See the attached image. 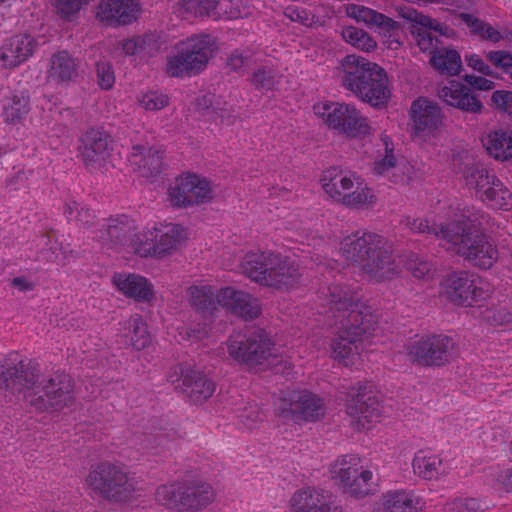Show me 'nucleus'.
Instances as JSON below:
<instances>
[{"instance_id": "obj_1", "label": "nucleus", "mask_w": 512, "mask_h": 512, "mask_svg": "<svg viewBox=\"0 0 512 512\" xmlns=\"http://www.w3.org/2000/svg\"><path fill=\"white\" fill-rule=\"evenodd\" d=\"M0 388L28 391L27 401L39 412L61 411L75 401V383L68 373L58 369L41 375L39 364L18 352L0 359Z\"/></svg>"}, {"instance_id": "obj_2", "label": "nucleus", "mask_w": 512, "mask_h": 512, "mask_svg": "<svg viewBox=\"0 0 512 512\" xmlns=\"http://www.w3.org/2000/svg\"><path fill=\"white\" fill-rule=\"evenodd\" d=\"M329 311L340 325L331 343L335 359L345 360L357 353V343L370 336L377 325L376 317L361 301L362 296L347 285L332 283L327 287Z\"/></svg>"}, {"instance_id": "obj_3", "label": "nucleus", "mask_w": 512, "mask_h": 512, "mask_svg": "<svg viewBox=\"0 0 512 512\" xmlns=\"http://www.w3.org/2000/svg\"><path fill=\"white\" fill-rule=\"evenodd\" d=\"M219 306L245 320L261 315L259 300L245 291L225 287L216 293L211 286L194 285V339L208 336Z\"/></svg>"}, {"instance_id": "obj_4", "label": "nucleus", "mask_w": 512, "mask_h": 512, "mask_svg": "<svg viewBox=\"0 0 512 512\" xmlns=\"http://www.w3.org/2000/svg\"><path fill=\"white\" fill-rule=\"evenodd\" d=\"M342 85L363 102L381 110L388 106L391 90L387 72L366 58L351 54L341 61Z\"/></svg>"}, {"instance_id": "obj_5", "label": "nucleus", "mask_w": 512, "mask_h": 512, "mask_svg": "<svg viewBox=\"0 0 512 512\" xmlns=\"http://www.w3.org/2000/svg\"><path fill=\"white\" fill-rule=\"evenodd\" d=\"M341 252L347 261L357 263L368 274L384 277L392 270V247L379 234L357 231L343 239Z\"/></svg>"}, {"instance_id": "obj_6", "label": "nucleus", "mask_w": 512, "mask_h": 512, "mask_svg": "<svg viewBox=\"0 0 512 512\" xmlns=\"http://www.w3.org/2000/svg\"><path fill=\"white\" fill-rule=\"evenodd\" d=\"M85 487L95 495L114 503H126L135 498L137 481L119 465L102 461L90 466Z\"/></svg>"}, {"instance_id": "obj_7", "label": "nucleus", "mask_w": 512, "mask_h": 512, "mask_svg": "<svg viewBox=\"0 0 512 512\" xmlns=\"http://www.w3.org/2000/svg\"><path fill=\"white\" fill-rule=\"evenodd\" d=\"M449 234L446 241L449 244L447 250L455 252L471 265L486 270L497 260V248L483 232L452 223Z\"/></svg>"}, {"instance_id": "obj_8", "label": "nucleus", "mask_w": 512, "mask_h": 512, "mask_svg": "<svg viewBox=\"0 0 512 512\" xmlns=\"http://www.w3.org/2000/svg\"><path fill=\"white\" fill-rule=\"evenodd\" d=\"M274 343L270 335L260 327H250L243 332L230 336L229 355L236 361L249 367L275 365Z\"/></svg>"}, {"instance_id": "obj_9", "label": "nucleus", "mask_w": 512, "mask_h": 512, "mask_svg": "<svg viewBox=\"0 0 512 512\" xmlns=\"http://www.w3.org/2000/svg\"><path fill=\"white\" fill-rule=\"evenodd\" d=\"M455 341L444 334L422 336L407 346L412 364L420 367H442L455 357Z\"/></svg>"}, {"instance_id": "obj_10", "label": "nucleus", "mask_w": 512, "mask_h": 512, "mask_svg": "<svg viewBox=\"0 0 512 512\" xmlns=\"http://www.w3.org/2000/svg\"><path fill=\"white\" fill-rule=\"evenodd\" d=\"M323 400L308 390L292 391L280 400L279 415L296 424L316 422L325 416Z\"/></svg>"}, {"instance_id": "obj_11", "label": "nucleus", "mask_w": 512, "mask_h": 512, "mask_svg": "<svg viewBox=\"0 0 512 512\" xmlns=\"http://www.w3.org/2000/svg\"><path fill=\"white\" fill-rule=\"evenodd\" d=\"M444 292L455 305L472 307L488 296L482 278L469 271H454L444 279Z\"/></svg>"}, {"instance_id": "obj_12", "label": "nucleus", "mask_w": 512, "mask_h": 512, "mask_svg": "<svg viewBox=\"0 0 512 512\" xmlns=\"http://www.w3.org/2000/svg\"><path fill=\"white\" fill-rule=\"evenodd\" d=\"M329 127L352 138H364L371 133L368 119L354 105L329 103L324 105Z\"/></svg>"}, {"instance_id": "obj_13", "label": "nucleus", "mask_w": 512, "mask_h": 512, "mask_svg": "<svg viewBox=\"0 0 512 512\" xmlns=\"http://www.w3.org/2000/svg\"><path fill=\"white\" fill-rule=\"evenodd\" d=\"M359 459L343 455L333 467L334 478L339 479L344 492L355 498H363L373 493L372 472L358 467Z\"/></svg>"}, {"instance_id": "obj_14", "label": "nucleus", "mask_w": 512, "mask_h": 512, "mask_svg": "<svg viewBox=\"0 0 512 512\" xmlns=\"http://www.w3.org/2000/svg\"><path fill=\"white\" fill-rule=\"evenodd\" d=\"M347 414L357 419L358 424L365 427V422L378 421L382 415V407L373 385L368 382H358L348 391L346 403Z\"/></svg>"}, {"instance_id": "obj_15", "label": "nucleus", "mask_w": 512, "mask_h": 512, "mask_svg": "<svg viewBox=\"0 0 512 512\" xmlns=\"http://www.w3.org/2000/svg\"><path fill=\"white\" fill-rule=\"evenodd\" d=\"M397 12L399 17L412 23L409 28L410 33L417 38V45L423 52L438 49L437 46L441 43L437 37L432 36L430 30L443 36H449V32H452L449 27H444L437 20L415 8L400 6L397 8Z\"/></svg>"}, {"instance_id": "obj_16", "label": "nucleus", "mask_w": 512, "mask_h": 512, "mask_svg": "<svg viewBox=\"0 0 512 512\" xmlns=\"http://www.w3.org/2000/svg\"><path fill=\"white\" fill-rule=\"evenodd\" d=\"M79 142V155L88 168L100 167L110 155L112 138L102 127L89 128Z\"/></svg>"}, {"instance_id": "obj_17", "label": "nucleus", "mask_w": 512, "mask_h": 512, "mask_svg": "<svg viewBox=\"0 0 512 512\" xmlns=\"http://www.w3.org/2000/svg\"><path fill=\"white\" fill-rule=\"evenodd\" d=\"M437 94L447 105L463 113L481 114L485 109L479 94L458 80H448L447 84L439 85Z\"/></svg>"}, {"instance_id": "obj_18", "label": "nucleus", "mask_w": 512, "mask_h": 512, "mask_svg": "<svg viewBox=\"0 0 512 512\" xmlns=\"http://www.w3.org/2000/svg\"><path fill=\"white\" fill-rule=\"evenodd\" d=\"M452 169L461 175L467 187L475 189L476 195L496 177L493 170L488 169L468 151L453 156Z\"/></svg>"}, {"instance_id": "obj_19", "label": "nucleus", "mask_w": 512, "mask_h": 512, "mask_svg": "<svg viewBox=\"0 0 512 512\" xmlns=\"http://www.w3.org/2000/svg\"><path fill=\"white\" fill-rule=\"evenodd\" d=\"M452 169L461 175L467 187L475 189L476 195L496 177L493 170L488 169L468 151L453 156Z\"/></svg>"}, {"instance_id": "obj_20", "label": "nucleus", "mask_w": 512, "mask_h": 512, "mask_svg": "<svg viewBox=\"0 0 512 512\" xmlns=\"http://www.w3.org/2000/svg\"><path fill=\"white\" fill-rule=\"evenodd\" d=\"M142 7L138 0H105L97 9V18L107 26L117 28L138 20Z\"/></svg>"}, {"instance_id": "obj_21", "label": "nucleus", "mask_w": 512, "mask_h": 512, "mask_svg": "<svg viewBox=\"0 0 512 512\" xmlns=\"http://www.w3.org/2000/svg\"><path fill=\"white\" fill-rule=\"evenodd\" d=\"M191 483L174 481L158 486L155 490V501L170 510L188 511L192 507Z\"/></svg>"}, {"instance_id": "obj_22", "label": "nucleus", "mask_w": 512, "mask_h": 512, "mask_svg": "<svg viewBox=\"0 0 512 512\" xmlns=\"http://www.w3.org/2000/svg\"><path fill=\"white\" fill-rule=\"evenodd\" d=\"M290 503L291 512H343L342 507L334 503L331 495L314 488L295 492Z\"/></svg>"}, {"instance_id": "obj_23", "label": "nucleus", "mask_w": 512, "mask_h": 512, "mask_svg": "<svg viewBox=\"0 0 512 512\" xmlns=\"http://www.w3.org/2000/svg\"><path fill=\"white\" fill-rule=\"evenodd\" d=\"M37 42L28 34L14 35L1 47L0 59L5 68H14L33 55Z\"/></svg>"}, {"instance_id": "obj_24", "label": "nucleus", "mask_w": 512, "mask_h": 512, "mask_svg": "<svg viewBox=\"0 0 512 512\" xmlns=\"http://www.w3.org/2000/svg\"><path fill=\"white\" fill-rule=\"evenodd\" d=\"M79 66L80 61L68 51H58L50 58L47 79L57 85L73 82L78 77Z\"/></svg>"}, {"instance_id": "obj_25", "label": "nucleus", "mask_w": 512, "mask_h": 512, "mask_svg": "<svg viewBox=\"0 0 512 512\" xmlns=\"http://www.w3.org/2000/svg\"><path fill=\"white\" fill-rule=\"evenodd\" d=\"M411 118L417 134L432 133L442 124V111L437 103L419 98L411 106Z\"/></svg>"}, {"instance_id": "obj_26", "label": "nucleus", "mask_w": 512, "mask_h": 512, "mask_svg": "<svg viewBox=\"0 0 512 512\" xmlns=\"http://www.w3.org/2000/svg\"><path fill=\"white\" fill-rule=\"evenodd\" d=\"M134 230L135 227L130 218L127 215H121L117 218H110L107 224H103L96 237L109 248L124 247L128 246Z\"/></svg>"}, {"instance_id": "obj_27", "label": "nucleus", "mask_w": 512, "mask_h": 512, "mask_svg": "<svg viewBox=\"0 0 512 512\" xmlns=\"http://www.w3.org/2000/svg\"><path fill=\"white\" fill-rule=\"evenodd\" d=\"M277 263L272 265L271 270L263 286L276 289H288L297 283L301 278L299 265L289 257L277 253Z\"/></svg>"}, {"instance_id": "obj_28", "label": "nucleus", "mask_w": 512, "mask_h": 512, "mask_svg": "<svg viewBox=\"0 0 512 512\" xmlns=\"http://www.w3.org/2000/svg\"><path fill=\"white\" fill-rule=\"evenodd\" d=\"M130 162L144 177L158 175L163 167V150L160 147H149L136 144L132 146Z\"/></svg>"}, {"instance_id": "obj_29", "label": "nucleus", "mask_w": 512, "mask_h": 512, "mask_svg": "<svg viewBox=\"0 0 512 512\" xmlns=\"http://www.w3.org/2000/svg\"><path fill=\"white\" fill-rule=\"evenodd\" d=\"M275 261H278L277 253L273 251L249 252L242 260V271L252 281L264 285Z\"/></svg>"}, {"instance_id": "obj_30", "label": "nucleus", "mask_w": 512, "mask_h": 512, "mask_svg": "<svg viewBox=\"0 0 512 512\" xmlns=\"http://www.w3.org/2000/svg\"><path fill=\"white\" fill-rule=\"evenodd\" d=\"M113 282L126 297L137 302H150L154 298L153 285L137 274H116Z\"/></svg>"}, {"instance_id": "obj_31", "label": "nucleus", "mask_w": 512, "mask_h": 512, "mask_svg": "<svg viewBox=\"0 0 512 512\" xmlns=\"http://www.w3.org/2000/svg\"><path fill=\"white\" fill-rule=\"evenodd\" d=\"M31 111L28 90H15L2 99V117L8 124H18L26 119Z\"/></svg>"}, {"instance_id": "obj_32", "label": "nucleus", "mask_w": 512, "mask_h": 512, "mask_svg": "<svg viewBox=\"0 0 512 512\" xmlns=\"http://www.w3.org/2000/svg\"><path fill=\"white\" fill-rule=\"evenodd\" d=\"M154 230L157 231L155 241L157 258L171 254L188 237L187 229L180 224L161 225L160 227H154Z\"/></svg>"}, {"instance_id": "obj_33", "label": "nucleus", "mask_w": 512, "mask_h": 512, "mask_svg": "<svg viewBox=\"0 0 512 512\" xmlns=\"http://www.w3.org/2000/svg\"><path fill=\"white\" fill-rule=\"evenodd\" d=\"M175 55L168 58L166 73L170 77H183L192 71V39L175 45Z\"/></svg>"}, {"instance_id": "obj_34", "label": "nucleus", "mask_w": 512, "mask_h": 512, "mask_svg": "<svg viewBox=\"0 0 512 512\" xmlns=\"http://www.w3.org/2000/svg\"><path fill=\"white\" fill-rule=\"evenodd\" d=\"M477 197L496 209L508 210L512 207V193L497 176L481 189Z\"/></svg>"}, {"instance_id": "obj_35", "label": "nucleus", "mask_w": 512, "mask_h": 512, "mask_svg": "<svg viewBox=\"0 0 512 512\" xmlns=\"http://www.w3.org/2000/svg\"><path fill=\"white\" fill-rule=\"evenodd\" d=\"M431 66L442 74L457 76L462 70L459 52L455 49H435L431 52Z\"/></svg>"}, {"instance_id": "obj_36", "label": "nucleus", "mask_w": 512, "mask_h": 512, "mask_svg": "<svg viewBox=\"0 0 512 512\" xmlns=\"http://www.w3.org/2000/svg\"><path fill=\"white\" fill-rule=\"evenodd\" d=\"M321 182L325 192L337 201H341L344 195L353 188L352 179L338 172L335 167L324 171Z\"/></svg>"}, {"instance_id": "obj_37", "label": "nucleus", "mask_w": 512, "mask_h": 512, "mask_svg": "<svg viewBox=\"0 0 512 512\" xmlns=\"http://www.w3.org/2000/svg\"><path fill=\"white\" fill-rule=\"evenodd\" d=\"M218 45L211 35H194V74L202 72L215 56Z\"/></svg>"}, {"instance_id": "obj_38", "label": "nucleus", "mask_w": 512, "mask_h": 512, "mask_svg": "<svg viewBox=\"0 0 512 512\" xmlns=\"http://www.w3.org/2000/svg\"><path fill=\"white\" fill-rule=\"evenodd\" d=\"M383 512H420L419 501L407 491L389 492L383 497Z\"/></svg>"}, {"instance_id": "obj_39", "label": "nucleus", "mask_w": 512, "mask_h": 512, "mask_svg": "<svg viewBox=\"0 0 512 512\" xmlns=\"http://www.w3.org/2000/svg\"><path fill=\"white\" fill-rule=\"evenodd\" d=\"M168 198L174 207H187L192 203V173L190 171L177 177L170 185Z\"/></svg>"}, {"instance_id": "obj_40", "label": "nucleus", "mask_w": 512, "mask_h": 512, "mask_svg": "<svg viewBox=\"0 0 512 512\" xmlns=\"http://www.w3.org/2000/svg\"><path fill=\"white\" fill-rule=\"evenodd\" d=\"M64 215L69 222H74L77 226L85 229H90L98 222L95 212L87 205L77 201H70L65 204Z\"/></svg>"}, {"instance_id": "obj_41", "label": "nucleus", "mask_w": 512, "mask_h": 512, "mask_svg": "<svg viewBox=\"0 0 512 512\" xmlns=\"http://www.w3.org/2000/svg\"><path fill=\"white\" fill-rule=\"evenodd\" d=\"M168 381L174 386L177 393L187 398L192 397V368L188 363L178 364L171 368Z\"/></svg>"}, {"instance_id": "obj_42", "label": "nucleus", "mask_w": 512, "mask_h": 512, "mask_svg": "<svg viewBox=\"0 0 512 512\" xmlns=\"http://www.w3.org/2000/svg\"><path fill=\"white\" fill-rule=\"evenodd\" d=\"M401 224L405 225L413 232L427 234L446 241L452 227V223L447 225H438L436 223L429 224L427 219L412 218L410 216L405 217L401 221Z\"/></svg>"}, {"instance_id": "obj_43", "label": "nucleus", "mask_w": 512, "mask_h": 512, "mask_svg": "<svg viewBox=\"0 0 512 512\" xmlns=\"http://www.w3.org/2000/svg\"><path fill=\"white\" fill-rule=\"evenodd\" d=\"M441 464L438 456L428 455L424 450H419L412 462L414 473L426 480L437 478Z\"/></svg>"}, {"instance_id": "obj_44", "label": "nucleus", "mask_w": 512, "mask_h": 512, "mask_svg": "<svg viewBox=\"0 0 512 512\" xmlns=\"http://www.w3.org/2000/svg\"><path fill=\"white\" fill-rule=\"evenodd\" d=\"M487 151L497 160L512 158V134L506 131H495L489 135Z\"/></svg>"}, {"instance_id": "obj_45", "label": "nucleus", "mask_w": 512, "mask_h": 512, "mask_svg": "<svg viewBox=\"0 0 512 512\" xmlns=\"http://www.w3.org/2000/svg\"><path fill=\"white\" fill-rule=\"evenodd\" d=\"M156 237L157 231L154 230V227L139 233L134 231L127 247L141 257H156Z\"/></svg>"}, {"instance_id": "obj_46", "label": "nucleus", "mask_w": 512, "mask_h": 512, "mask_svg": "<svg viewBox=\"0 0 512 512\" xmlns=\"http://www.w3.org/2000/svg\"><path fill=\"white\" fill-rule=\"evenodd\" d=\"M460 19L470 28L472 34L477 35L481 40L498 43L503 37L501 33L489 23L469 13H461Z\"/></svg>"}, {"instance_id": "obj_47", "label": "nucleus", "mask_w": 512, "mask_h": 512, "mask_svg": "<svg viewBox=\"0 0 512 512\" xmlns=\"http://www.w3.org/2000/svg\"><path fill=\"white\" fill-rule=\"evenodd\" d=\"M126 337L129 339L132 347L138 351L145 349L151 343V336L147 325L140 316L129 319Z\"/></svg>"}, {"instance_id": "obj_48", "label": "nucleus", "mask_w": 512, "mask_h": 512, "mask_svg": "<svg viewBox=\"0 0 512 512\" xmlns=\"http://www.w3.org/2000/svg\"><path fill=\"white\" fill-rule=\"evenodd\" d=\"M122 50L126 55L132 56L138 53L152 55L158 50V43L152 34L126 39L121 44Z\"/></svg>"}, {"instance_id": "obj_49", "label": "nucleus", "mask_w": 512, "mask_h": 512, "mask_svg": "<svg viewBox=\"0 0 512 512\" xmlns=\"http://www.w3.org/2000/svg\"><path fill=\"white\" fill-rule=\"evenodd\" d=\"M342 36L347 43L362 51L370 52L377 47L376 41L366 31L354 26L345 27Z\"/></svg>"}, {"instance_id": "obj_50", "label": "nucleus", "mask_w": 512, "mask_h": 512, "mask_svg": "<svg viewBox=\"0 0 512 512\" xmlns=\"http://www.w3.org/2000/svg\"><path fill=\"white\" fill-rule=\"evenodd\" d=\"M256 90L271 91L278 83L275 69L262 65L259 66L248 78Z\"/></svg>"}, {"instance_id": "obj_51", "label": "nucleus", "mask_w": 512, "mask_h": 512, "mask_svg": "<svg viewBox=\"0 0 512 512\" xmlns=\"http://www.w3.org/2000/svg\"><path fill=\"white\" fill-rule=\"evenodd\" d=\"M215 499L216 490L210 483L194 479V512L207 509Z\"/></svg>"}, {"instance_id": "obj_52", "label": "nucleus", "mask_w": 512, "mask_h": 512, "mask_svg": "<svg viewBox=\"0 0 512 512\" xmlns=\"http://www.w3.org/2000/svg\"><path fill=\"white\" fill-rule=\"evenodd\" d=\"M215 186L208 178L194 173V205L209 204L215 198Z\"/></svg>"}, {"instance_id": "obj_53", "label": "nucleus", "mask_w": 512, "mask_h": 512, "mask_svg": "<svg viewBox=\"0 0 512 512\" xmlns=\"http://www.w3.org/2000/svg\"><path fill=\"white\" fill-rule=\"evenodd\" d=\"M216 384L203 373H194V404H202L215 392Z\"/></svg>"}, {"instance_id": "obj_54", "label": "nucleus", "mask_w": 512, "mask_h": 512, "mask_svg": "<svg viewBox=\"0 0 512 512\" xmlns=\"http://www.w3.org/2000/svg\"><path fill=\"white\" fill-rule=\"evenodd\" d=\"M484 318L495 326L512 324V305L505 304L491 307L485 311Z\"/></svg>"}, {"instance_id": "obj_55", "label": "nucleus", "mask_w": 512, "mask_h": 512, "mask_svg": "<svg viewBox=\"0 0 512 512\" xmlns=\"http://www.w3.org/2000/svg\"><path fill=\"white\" fill-rule=\"evenodd\" d=\"M97 83L104 90H110L115 84V73L111 62L100 60L96 63Z\"/></svg>"}, {"instance_id": "obj_56", "label": "nucleus", "mask_w": 512, "mask_h": 512, "mask_svg": "<svg viewBox=\"0 0 512 512\" xmlns=\"http://www.w3.org/2000/svg\"><path fill=\"white\" fill-rule=\"evenodd\" d=\"M215 95L212 93H203L196 99V106L198 110L203 111L205 114L214 117H224V109L218 107V102L215 103Z\"/></svg>"}, {"instance_id": "obj_57", "label": "nucleus", "mask_w": 512, "mask_h": 512, "mask_svg": "<svg viewBox=\"0 0 512 512\" xmlns=\"http://www.w3.org/2000/svg\"><path fill=\"white\" fill-rule=\"evenodd\" d=\"M372 197L373 195L370 189L357 188L355 191L350 190L347 192L340 202L349 207L360 208L368 202H371Z\"/></svg>"}, {"instance_id": "obj_58", "label": "nucleus", "mask_w": 512, "mask_h": 512, "mask_svg": "<svg viewBox=\"0 0 512 512\" xmlns=\"http://www.w3.org/2000/svg\"><path fill=\"white\" fill-rule=\"evenodd\" d=\"M32 175V169L14 167L13 171L6 180V185L10 188V190H19L23 187H27L29 179Z\"/></svg>"}, {"instance_id": "obj_59", "label": "nucleus", "mask_w": 512, "mask_h": 512, "mask_svg": "<svg viewBox=\"0 0 512 512\" xmlns=\"http://www.w3.org/2000/svg\"><path fill=\"white\" fill-rule=\"evenodd\" d=\"M486 58L493 66L509 74L512 66V52L507 50L490 51Z\"/></svg>"}, {"instance_id": "obj_60", "label": "nucleus", "mask_w": 512, "mask_h": 512, "mask_svg": "<svg viewBox=\"0 0 512 512\" xmlns=\"http://www.w3.org/2000/svg\"><path fill=\"white\" fill-rule=\"evenodd\" d=\"M220 0H194V16L200 17H211L213 19L219 18V13L217 12V6Z\"/></svg>"}, {"instance_id": "obj_61", "label": "nucleus", "mask_w": 512, "mask_h": 512, "mask_svg": "<svg viewBox=\"0 0 512 512\" xmlns=\"http://www.w3.org/2000/svg\"><path fill=\"white\" fill-rule=\"evenodd\" d=\"M140 104L146 110H160L168 104V97L157 92H149L142 96Z\"/></svg>"}, {"instance_id": "obj_62", "label": "nucleus", "mask_w": 512, "mask_h": 512, "mask_svg": "<svg viewBox=\"0 0 512 512\" xmlns=\"http://www.w3.org/2000/svg\"><path fill=\"white\" fill-rule=\"evenodd\" d=\"M491 101L496 109L512 115V91L496 90L492 93Z\"/></svg>"}, {"instance_id": "obj_63", "label": "nucleus", "mask_w": 512, "mask_h": 512, "mask_svg": "<svg viewBox=\"0 0 512 512\" xmlns=\"http://www.w3.org/2000/svg\"><path fill=\"white\" fill-rule=\"evenodd\" d=\"M374 26L381 29L385 33H389V36L394 38L399 37V34L403 29L399 22L393 20L383 13H379L377 22Z\"/></svg>"}, {"instance_id": "obj_64", "label": "nucleus", "mask_w": 512, "mask_h": 512, "mask_svg": "<svg viewBox=\"0 0 512 512\" xmlns=\"http://www.w3.org/2000/svg\"><path fill=\"white\" fill-rule=\"evenodd\" d=\"M44 247L40 251L39 257L47 262H54L58 258V251L60 250L59 243L50 235L42 237Z\"/></svg>"}]
</instances>
